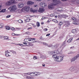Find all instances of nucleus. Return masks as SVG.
I'll list each match as a JSON object with an SVG mask.
<instances>
[{
    "label": "nucleus",
    "mask_w": 79,
    "mask_h": 79,
    "mask_svg": "<svg viewBox=\"0 0 79 79\" xmlns=\"http://www.w3.org/2000/svg\"><path fill=\"white\" fill-rule=\"evenodd\" d=\"M49 55H52L53 58H54L55 60H56V58H57V54H59V51L57 50L52 51L48 52Z\"/></svg>",
    "instance_id": "obj_1"
},
{
    "label": "nucleus",
    "mask_w": 79,
    "mask_h": 79,
    "mask_svg": "<svg viewBox=\"0 0 79 79\" xmlns=\"http://www.w3.org/2000/svg\"><path fill=\"white\" fill-rule=\"evenodd\" d=\"M10 9L12 11H15V10H16L17 7L16 5H13L10 6Z\"/></svg>",
    "instance_id": "obj_2"
},
{
    "label": "nucleus",
    "mask_w": 79,
    "mask_h": 79,
    "mask_svg": "<svg viewBox=\"0 0 79 79\" xmlns=\"http://www.w3.org/2000/svg\"><path fill=\"white\" fill-rule=\"evenodd\" d=\"M56 58V61H61L63 60V57L59 56L57 57Z\"/></svg>",
    "instance_id": "obj_3"
},
{
    "label": "nucleus",
    "mask_w": 79,
    "mask_h": 79,
    "mask_svg": "<svg viewBox=\"0 0 79 79\" xmlns=\"http://www.w3.org/2000/svg\"><path fill=\"white\" fill-rule=\"evenodd\" d=\"M77 68L76 67H71L69 69V70L71 72H74L75 70H76Z\"/></svg>",
    "instance_id": "obj_4"
},
{
    "label": "nucleus",
    "mask_w": 79,
    "mask_h": 79,
    "mask_svg": "<svg viewBox=\"0 0 79 79\" xmlns=\"http://www.w3.org/2000/svg\"><path fill=\"white\" fill-rule=\"evenodd\" d=\"M72 20L73 22V24H74L77 25V21L76 19L74 17H73V18H72Z\"/></svg>",
    "instance_id": "obj_5"
},
{
    "label": "nucleus",
    "mask_w": 79,
    "mask_h": 79,
    "mask_svg": "<svg viewBox=\"0 0 79 79\" xmlns=\"http://www.w3.org/2000/svg\"><path fill=\"white\" fill-rule=\"evenodd\" d=\"M23 9L26 11H29L30 10V7L29 6H25Z\"/></svg>",
    "instance_id": "obj_6"
},
{
    "label": "nucleus",
    "mask_w": 79,
    "mask_h": 79,
    "mask_svg": "<svg viewBox=\"0 0 79 79\" xmlns=\"http://www.w3.org/2000/svg\"><path fill=\"white\" fill-rule=\"evenodd\" d=\"M40 6L43 8L45 7V6H47V4L44 2H41L40 3Z\"/></svg>",
    "instance_id": "obj_7"
},
{
    "label": "nucleus",
    "mask_w": 79,
    "mask_h": 79,
    "mask_svg": "<svg viewBox=\"0 0 79 79\" xmlns=\"http://www.w3.org/2000/svg\"><path fill=\"white\" fill-rule=\"evenodd\" d=\"M27 4L28 5H33V4H34V2H32L30 1H29L27 2Z\"/></svg>",
    "instance_id": "obj_8"
},
{
    "label": "nucleus",
    "mask_w": 79,
    "mask_h": 79,
    "mask_svg": "<svg viewBox=\"0 0 79 79\" xmlns=\"http://www.w3.org/2000/svg\"><path fill=\"white\" fill-rule=\"evenodd\" d=\"M53 3H56L57 4H60L61 2L60 0H52Z\"/></svg>",
    "instance_id": "obj_9"
},
{
    "label": "nucleus",
    "mask_w": 79,
    "mask_h": 79,
    "mask_svg": "<svg viewBox=\"0 0 79 79\" xmlns=\"http://www.w3.org/2000/svg\"><path fill=\"white\" fill-rule=\"evenodd\" d=\"M56 4H52L51 5H49L48 6V7L49 9H52L53 8V6H55Z\"/></svg>",
    "instance_id": "obj_10"
},
{
    "label": "nucleus",
    "mask_w": 79,
    "mask_h": 79,
    "mask_svg": "<svg viewBox=\"0 0 79 79\" xmlns=\"http://www.w3.org/2000/svg\"><path fill=\"white\" fill-rule=\"evenodd\" d=\"M43 44L44 45H46V46H47L48 47H52V44L48 45L47 43L45 42H43Z\"/></svg>",
    "instance_id": "obj_11"
},
{
    "label": "nucleus",
    "mask_w": 79,
    "mask_h": 79,
    "mask_svg": "<svg viewBox=\"0 0 79 79\" xmlns=\"http://www.w3.org/2000/svg\"><path fill=\"white\" fill-rule=\"evenodd\" d=\"M23 44L25 45H28L27 46H33V44H32V43H27L26 42H23Z\"/></svg>",
    "instance_id": "obj_12"
},
{
    "label": "nucleus",
    "mask_w": 79,
    "mask_h": 79,
    "mask_svg": "<svg viewBox=\"0 0 79 79\" xmlns=\"http://www.w3.org/2000/svg\"><path fill=\"white\" fill-rule=\"evenodd\" d=\"M45 9L43 8H39L38 11L39 12H40V13H42L43 11H44Z\"/></svg>",
    "instance_id": "obj_13"
},
{
    "label": "nucleus",
    "mask_w": 79,
    "mask_h": 79,
    "mask_svg": "<svg viewBox=\"0 0 79 79\" xmlns=\"http://www.w3.org/2000/svg\"><path fill=\"white\" fill-rule=\"evenodd\" d=\"M70 25V24H69V22H66L65 24H64V25L66 27H68Z\"/></svg>",
    "instance_id": "obj_14"
},
{
    "label": "nucleus",
    "mask_w": 79,
    "mask_h": 79,
    "mask_svg": "<svg viewBox=\"0 0 79 79\" xmlns=\"http://www.w3.org/2000/svg\"><path fill=\"white\" fill-rule=\"evenodd\" d=\"M19 8H22L24 6V4L23 3H20L18 5Z\"/></svg>",
    "instance_id": "obj_15"
},
{
    "label": "nucleus",
    "mask_w": 79,
    "mask_h": 79,
    "mask_svg": "<svg viewBox=\"0 0 79 79\" xmlns=\"http://www.w3.org/2000/svg\"><path fill=\"white\" fill-rule=\"evenodd\" d=\"M76 60H77V59L76 57L75 56L73 58H72V59L71 60V62H73V61H76Z\"/></svg>",
    "instance_id": "obj_16"
},
{
    "label": "nucleus",
    "mask_w": 79,
    "mask_h": 79,
    "mask_svg": "<svg viewBox=\"0 0 79 79\" xmlns=\"http://www.w3.org/2000/svg\"><path fill=\"white\" fill-rule=\"evenodd\" d=\"M10 4L11 5H13V4H15L16 2L15 0H10Z\"/></svg>",
    "instance_id": "obj_17"
},
{
    "label": "nucleus",
    "mask_w": 79,
    "mask_h": 79,
    "mask_svg": "<svg viewBox=\"0 0 79 79\" xmlns=\"http://www.w3.org/2000/svg\"><path fill=\"white\" fill-rule=\"evenodd\" d=\"M30 76H33V77H34V76H35V72H30Z\"/></svg>",
    "instance_id": "obj_18"
},
{
    "label": "nucleus",
    "mask_w": 79,
    "mask_h": 79,
    "mask_svg": "<svg viewBox=\"0 0 79 79\" xmlns=\"http://www.w3.org/2000/svg\"><path fill=\"white\" fill-rule=\"evenodd\" d=\"M11 5V2H10V0L7 1L6 3V5H7V6H10Z\"/></svg>",
    "instance_id": "obj_19"
},
{
    "label": "nucleus",
    "mask_w": 79,
    "mask_h": 79,
    "mask_svg": "<svg viewBox=\"0 0 79 79\" xmlns=\"http://www.w3.org/2000/svg\"><path fill=\"white\" fill-rule=\"evenodd\" d=\"M34 8H35V9L36 10H37V9H38V8H39V6H38V5L37 4H35L34 5Z\"/></svg>",
    "instance_id": "obj_20"
},
{
    "label": "nucleus",
    "mask_w": 79,
    "mask_h": 79,
    "mask_svg": "<svg viewBox=\"0 0 79 79\" xmlns=\"http://www.w3.org/2000/svg\"><path fill=\"white\" fill-rule=\"evenodd\" d=\"M31 38H28V42H28V43H30L31 44V43H33V42H34L33 41V40H31Z\"/></svg>",
    "instance_id": "obj_21"
},
{
    "label": "nucleus",
    "mask_w": 79,
    "mask_h": 79,
    "mask_svg": "<svg viewBox=\"0 0 79 79\" xmlns=\"http://www.w3.org/2000/svg\"><path fill=\"white\" fill-rule=\"evenodd\" d=\"M35 76H39V75H40L41 73L39 72H35Z\"/></svg>",
    "instance_id": "obj_22"
},
{
    "label": "nucleus",
    "mask_w": 79,
    "mask_h": 79,
    "mask_svg": "<svg viewBox=\"0 0 79 79\" xmlns=\"http://www.w3.org/2000/svg\"><path fill=\"white\" fill-rule=\"evenodd\" d=\"M30 11H31L32 13H35V12H36V11H37V10H34V9H33L31 8L30 9Z\"/></svg>",
    "instance_id": "obj_23"
},
{
    "label": "nucleus",
    "mask_w": 79,
    "mask_h": 79,
    "mask_svg": "<svg viewBox=\"0 0 79 79\" xmlns=\"http://www.w3.org/2000/svg\"><path fill=\"white\" fill-rule=\"evenodd\" d=\"M73 38H70V39L67 41V42H69V43H70V42H72V40H73Z\"/></svg>",
    "instance_id": "obj_24"
},
{
    "label": "nucleus",
    "mask_w": 79,
    "mask_h": 79,
    "mask_svg": "<svg viewBox=\"0 0 79 79\" xmlns=\"http://www.w3.org/2000/svg\"><path fill=\"white\" fill-rule=\"evenodd\" d=\"M24 41L25 42H27V43H28V42H30L28 41V38H26L25 39Z\"/></svg>",
    "instance_id": "obj_25"
},
{
    "label": "nucleus",
    "mask_w": 79,
    "mask_h": 79,
    "mask_svg": "<svg viewBox=\"0 0 79 79\" xmlns=\"http://www.w3.org/2000/svg\"><path fill=\"white\" fill-rule=\"evenodd\" d=\"M5 11H6V9H3L2 10H1L0 12V13H4L5 12Z\"/></svg>",
    "instance_id": "obj_26"
},
{
    "label": "nucleus",
    "mask_w": 79,
    "mask_h": 79,
    "mask_svg": "<svg viewBox=\"0 0 79 79\" xmlns=\"http://www.w3.org/2000/svg\"><path fill=\"white\" fill-rule=\"evenodd\" d=\"M9 52H12V53H14V54H16V52L13 50H10L9 51Z\"/></svg>",
    "instance_id": "obj_27"
},
{
    "label": "nucleus",
    "mask_w": 79,
    "mask_h": 79,
    "mask_svg": "<svg viewBox=\"0 0 79 79\" xmlns=\"http://www.w3.org/2000/svg\"><path fill=\"white\" fill-rule=\"evenodd\" d=\"M5 28L7 30H10V27L8 26H6L5 27Z\"/></svg>",
    "instance_id": "obj_28"
},
{
    "label": "nucleus",
    "mask_w": 79,
    "mask_h": 79,
    "mask_svg": "<svg viewBox=\"0 0 79 79\" xmlns=\"http://www.w3.org/2000/svg\"><path fill=\"white\" fill-rule=\"evenodd\" d=\"M72 32L73 34H75L76 32V30L75 29H73L72 30Z\"/></svg>",
    "instance_id": "obj_29"
},
{
    "label": "nucleus",
    "mask_w": 79,
    "mask_h": 79,
    "mask_svg": "<svg viewBox=\"0 0 79 79\" xmlns=\"http://www.w3.org/2000/svg\"><path fill=\"white\" fill-rule=\"evenodd\" d=\"M52 21H53V22H54V23H58V21H57V20H56L55 19H53Z\"/></svg>",
    "instance_id": "obj_30"
},
{
    "label": "nucleus",
    "mask_w": 79,
    "mask_h": 79,
    "mask_svg": "<svg viewBox=\"0 0 79 79\" xmlns=\"http://www.w3.org/2000/svg\"><path fill=\"white\" fill-rule=\"evenodd\" d=\"M4 39L5 40H8L9 39H8V37L7 36H5L4 37Z\"/></svg>",
    "instance_id": "obj_31"
},
{
    "label": "nucleus",
    "mask_w": 79,
    "mask_h": 79,
    "mask_svg": "<svg viewBox=\"0 0 79 79\" xmlns=\"http://www.w3.org/2000/svg\"><path fill=\"white\" fill-rule=\"evenodd\" d=\"M18 22L19 23H22L23 22V20L19 19V20H18Z\"/></svg>",
    "instance_id": "obj_32"
},
{
    "label": "nucleus",
    "mask_w": 79,
    "mask_h": 79,
    "mask_svg": "<svg viewBox=\"0 0 79 79\" xmlns=\"http://www.w3.org/2000/svg\"><path fill=\"white\" fill-rule=\"evenodd\" d=\"M36 25L38 27L40 26V23L39 22H36Z\"/></svg>",
    "instance_id": "obj_33"
},
{
    "label": "nucleus",
    "mask_w": 79,
    "mask_h": 79,
    "mask_svg": "<svg viewBox=\"0 0 79 79\" xmlns=\"http://www.w3.org/2000/svg\"><path fill=\"white\" fill-rule=\"evenodd\" d=\"M3 27V23L0 24V28H2Z\"/></svg>",
    "instance_id": "obj_34"
},
{
    "label": "nucleus",
    "mask_w": 79,
    "mask_h": 79,
    "mask_svg": "<svg viewBox=\"0 0 79 79\" xmlns=\"http://www.w3.org/2000/svg\"><path fill=\"white\" fill-rule=\"evenodd\" d=\"M41 57L42 58H43V59H45V58H46V57L45 56L42 55L41 56Z\"/></svg>",
    "instance_id": "obj_35"
},
{
    "label": "nucleus",
    "mask_w": 79,
    "mask_h": 79,
    "mask_svg": "<svg viewBox=\"0 0 79 79\" xmlns=\"http://www.w3.org/2000/svg\"><path fill=\"white\" fill-rule=\"evenodd\" d=\"M24 74H26V75H30V76L31 72L25 73Z\"/></svg>",
    "instance_id": "obj_36"
},
{
    "label": "nucleus",
    "mask_w": 79,
    "mask_h": 79,
    "mask_svg": "<svg viewBox=\"0 0 79 79\" xmlns=\"http://www.w3.org/2000/svg\"><path fill=\"white\" fill-rule=\"evenodd\" d=\"M75 56L76 57V58L77 59L78 58H79V54H77L76 56Z\"/></svg>",
    "instance_id": "obj_37"
},
{
    "label": "nucleus",
    "mask_w": 79,
    "mask_h": 79,
    "mask_svg": "<svg viewBox=\"0 0 79 79\" xmlns=\"http://www.w3.org/2000/svg\"><path fill=\"white\" fill-rule=\"evenodd\" d=\"M72 35L73 37H76V35L75 33H72Z\"/></svg>",
    "instance_id": "obj_38"
},
{
    "label": "nucleus",
    "mask_w": 79,
    "mask_h": 79,
    "mask_svg": "<svg viewBox=\"0 0 79 79\" xmlns=\"http://www.w3.org/2000/svg\"><path fill=\"white\" fill-rule=\"evenodd\" d=\"M19 29H21V28L17 27L15 28V31H18V30H19Z\"/></svg>",
    "instance_id": "obj_39"
},
{
    "label": "nucleus",
    "mask_w": 79,
    "mask_h": 79,
    "mask_svg": "<svg viewBox=\"0 0 79 79\" xmlns=\"http://www.w3.org/2000/svg\"><path fill=\"white\" fill-rule=\"evenodd\" d=\"M63 22H60L59 25H60V26H61V25H62V24H63Z\"/></svg>",
    "instance_id": "obj_40"
},
{
    "label": "nucleus",
    "mask_w": 79,
    "mask_h": 79,
    "mask_svg": "<svg viewBox=\"0 0 79 79\" xmlns=\"http://www.w3.org/2000/svg\"><path fill=\"white\" fill-rule=\"evenodd\" d=\"M40 39H41V40H44L45 39V38H44V37H42V36H41L40 38Z\"/></svg>",
    "instance_id": "obj_41"
},
{
    "label": "nucleus",
    "mask_w": 79,
    "mask_h": 79,
    "mask_svg": "<svg viewBox=\"0 0 79 79\" xmlns=\"http://www.w3.org/2000/svg\"><path fill=\"white\" fill-rule=\"evenodd\" d=\"M5 56H11V55H9L8 54H5Z\"/></svg>",
    "instance_id": "obj_42"
},
{
    "label": "nucleus",
    "mask_w": 79,
    "mask_h": 79,
    "mask_svg": "<svg viewBox=\"0 0 79 79\" xmlns=\"http://www.w3.org/2000/svg\"><path fill=\"white\" fill-rule=\"evenodd\" d=\"M75 53V52H69L68 53V54H71L72 53Z\"/></svg>",
    "instance_id": "obj_43"
},
{
    "label": "nucleus",
    "mask_w": 79,
    "mask_h": 79,
    "mask_svg": "<svg viewBox=\"0 0 79 79\" xmlns=\"http://www.w3.org/2000/svg\"><path fill=\"white\" fill-rule=\"evenodd\" d=\"M59 39L60 40H61V39H63V36H61V37H60Z\"/></svg>",
    "instance_id": "obj_44"
},
{
    "label": "nucleus",
    "mask_w": 79,
    "mask_h": 79,
    "mask_svg": "<svg viewBox=\"0 0 79 79\" xmlns=\"http://www.w3.org/2000/svg\"><path fill=\"white\" fill-rule=\"evenodd\" d=\"M10 53V52L8 51H6L5 52V53Z\"/></svg>",
    "instance_id": "obj_45"
},
{
    "label": "nucleus",
    "mask_w": 79,
    "mask_h": 79,
    "mask_svg": "<svg viewBox=\"0 0 79 79\" xmlns=\"http://www.w3.org/2000/svg\"><path fill=\"white\" fill-rule=\"evenodd\" d=\"M33 59H34V60H37V57H36V56H34L33 57Z\"/></svg>",
    "instance_id": "obj_46"
},
{
    "label": "nucleus",
    "mask_w": 79,
    "mask_h": 79,
    "mask_svg": "<svg viewBox=\"0 0 79 79\" xmlns=\"http://www.w3.org/2000/svg\"><path fill=\"white\" fill-rule=\"evenodd\" d=\"M50 16H51V17H53V16H55V15L54 14H52L50 15Z\"/></svg>",
    "instance_id": "obj_47"
},
{
    "label": "nucleus",
    "mask_w": 79,
    "mask_h": 79,
    "mask_svg": "<svg viewBox=\"0 0 79 79\" xmlns=\"http://www.w3.org/2000/svg\"><path fill=\"white\" fill-rule=\"evenodd\" d=\"M26 22H29V19H26Z\"/></svg>",
    "instance_id": "obj_48"
},
{
    "label": "nucleus",
    "mask_w": 79,
    "mask_h": 79,
    "mask_svg": "<svg viewBox=\"0 0 79 79\" xmlns=\"http://www.w3.org/2000/svg\"><path fill=\"white\" fill-rule=\"evenodd\" d=\"M25 34H30V33L29 31H27L25 32Z\"/></svg>",
    "instance_id": "obj_49"
},
{
    "label": "nucleus",
    "mask_w": 79,
    "mask_h": 79,
    "mask_svg": "<svg viewBox=\"0 0 79 79\" xmlns=\"http://www.w3.org/2000/svg\"><path fill=\"white\" fill-rule=\"evenodd\" d=\"M10 17H11V15H8L6 17V18H10Z\"/></svg>",
    "instance_id": "obj_50"
},
{
    "label": "nucleus",
    "mask_w": 79,
    "mask_h": 79,
    "mask_svg": "<svg viewBox=\"0 0 79 79\" xmlns=\"http://www.w3.org/2000/svg\"><path fill=\"white\" fill-rule=\"evenodd\" d=\"M63 43V45H62V47H64V45H65V43H66V41H65Z\"/></svg>",
    "instance_id": "obj_51"
},
{
    "label": "nucleus",
    "mask_w": 79,
    "mask_h": 79,
    "mask_svg": "<svg viewBox=\"0 0 79 79\" xmlns=\"http://www.w3.org/2000/svg\"><path fill=\"white\" fill-rule=\"evenodd\" d=\"M48 30V29H47V28H44L43 30L44 31H47Z\"/></svg>",
    "instance_id": "obj_52"
},
{
    "label": "nucleus",
    "mask_w": 79,
    "mask_h": 79,
    "mask_svg": "<svg viewBox=\"0 0 79 79\" xmlns=\"http://www.w3.org/2000/svg\"><path fill=\"white\" fill-rule=\"evenodd\" d=\"M42 0H35V2H41Z\"/></svg>",
    "instance_id": "obj_53"
},
{
    "label": "nucleus",
    "mask_w": 79,
    "mask_h": 79,
    "mask_svg": "<svg viewBox=\"0 0 79 79\" xmlns=\"http://www.w3.org/2000/svg\"><path fill=\"white\" fill-rule=\"evenodd\" d=\"M66 17V15H63V17L64 18H65Z\"/></svg>",
    "instance_id": "obj_54"
},
{
    "label": "nucleus",
    "mask_w": 79,
    "mask_h": 79,
    "mask_svg": "<svg viewBox=\"0 0 79 79\" xmlns=\"http://www.w3.org/2000/svg\"><path fill=\"white\" fill-rule=\"evenodd\" d=\"M77 0H73V1H72V2H77Z\"/></svg>",
    "instance_id": "obj_55"
},
{
    "label": "nucleus",
    "mask_w": 79,
    "mask_h": 79,
    "mask_svg": "<svg viewBox=\"0 0 79 79\" xmlns=\"http://www.w3.org/2000/svg\"><path fill=\"white\" fill-rule=\"evenodd\" d=\"M12 35H13V36L17 35V34H15V33H12Z\"/></svg>",
    "instance_id": "obj_56"
},
{
    "label": "nucleus",
    "mask_w": 79,
    "mask_h": 79,
    "mask_svg": "<svg viewBox=\"0 0 79 79\" xmlns=\"http://www.w3.org/2000/svg\"><path fill=\"white\" fill-rule=\"evenodd\" d=\"M32 27H29L27 28V30H29V29H32Z\"/></svg>",
    "instance_id": "obj_57"
},
{
    "label": "nucleus",
    "mask_w": 79,
    "mask_h": 79,
    "mask_svg": "<svg viewBox=\"0 0 79 79\" xmlns=\"http://www.w3.org/2000/svg\"><path fill=\"white\" fill-rule=\"evenodd\" d=\"M26 78H27V79H30V77H29V76L28 77V76H27L26 77Z\"/></svg>",
    "instance_id": "obj_58"
},
{
    "label": "nucleus",
    "mask_w": 79,
    "mask_h": 79,
    "mask_svg": "<svg viewBox=\"0 0 79 79\" xmlns=\"http://www.w3.org/2000/svg\"><path fill=\"white\" fill-rule=\"evenodd\" d=\"M50 35V34L48 33L46 35V36H48Z\"/></svg>",
    "instance_id": "obj_59"
},
{
    "label": "nucleus",
    "mask_w": 79,
    "mask_h": 79,
    "mask_svg": "<svg viewBox=\"0 0 79 79\" xmlns=\"http://www.w3.org/2000/svg\"><path fill=\"white\" fill-rule=\"evenodd\" d=\"M11 30L12 31H14V30H15V29L13 27L11 29Z\"/></svg>",
    "instance_id": "obj_60"
},
{
    "label": "nucleus",
    "mask_w": 79,
    "mask_h": 79,
    "mask_svg": "<svg viewBox=\"0 0 79 79\" xmlns=\"http://www.w3.org/2000/svg\"><path fill=\"white\" fill-rule=\"evenodd\" d=\"M61 0V1H62V2H66V1H67V0Z\"/></svg>",
    "instance_id": "obj_61"
},
{
    "label": "nucleus",
    "mask_w": 79,
    "mask_h": 79,
    "mask_svg": "<svg viewBox=\"0 0 79 79\" xmlns=\"http://www.w3.org/2000/svg\"><path fill=\"white\" fill-rule=\"evenodd\" d=\"M31 40H35V38H31Z\"/></svg>",
    "instance_id": "obj_62"
},
{
    "label": "nucleus",
    "mask_w": 79,
    "mask_h": 79,
    "mask_svg": "<svg viewBox=\"0 0 79 79\" xmlns=\"http://www.w3.org/2000/svg\"><path fill=\"white\" fill-rule=\"evenodd\" d=\"M19 45H20V46H21V47L23 46V45H22L21 44H19Z\"/></svg>",
    "instance_id": "obj_63"
},
{
    "label": "nucleus",
    "mask_w": 79,
    "mask_h": 79,
    "mask_svg": "<svg viewBox=\"0 0 79 79\" xmlns=\"http://www.w3.org/2000/svg\"><path fill=\"white\" fill-rule=\"evenodd\" d=\"M77 3H79V0H78V1H77Z\"/></svg>",
    "instance_id": "obj_64"
}]
</instances>
